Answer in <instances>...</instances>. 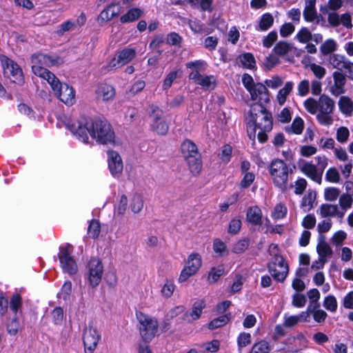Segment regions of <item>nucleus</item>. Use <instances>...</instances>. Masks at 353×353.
Returning a JSON list of instances; mask_svg holds the SVG:
<instances>
[{"instance_id":"b1692460","label":"nucleus","mask_w":353,"mask_h":353,"mask_svg":"<svg viewBox=\"0 0 353 353\" xmlns=\"http://www.w3.org/2000/svg\"><path fill=\"white\" fill-rule=\"evenodd\" d=\"M334 101L326 94H322L319 99V111L324 113H332Z\"/></svg>"},{"instance_id":"e433bc0d","label":"nucleus","mask_w":353,"mask_h":353,"mask_svg":"<svg viewBox=\"0 0 353 353\" xmlns=\"http://www.w3.org/2000/svg\"><path fill=\"white\" fill-rule=\"evenodd\" d=\"M39 77L46 79L50 85L53 91L57 90L58 86L61 83L56 76L49 70L46 71V73H44L42 76Z\"/></svg>"},{"instance_id":"9d476101","label":"nucleus","mask_w":353,"mask_h":353,"mask_svg":"<svg viewBox=\"0 0 353 353\" xmlns=\"http://www.w3.org/2000/svg\"><path fill=\"white\" fill-rule=\"evenodd\" d=\"M103 272L101 261L97 258L92 259L88 264V279L90 285L95 287L99 284Z\"/></svg>"},{"instance_id":"6e6d98bb","label":"nucleus","mask_w":353,"mask_h":353,"mask_svg":"<svg viewBox=\"0 0 353 353\" xmlns=\"http://www.w3.org/2000/svg\"><path fill=\"white\" fill-rule=\"evenodd\" d=\"M232 153V148L230 145H223L220 154L221 161L225 163H228L230 161Z\"/></svg>"},{"instance_id":"6e6552de","label":"nucleus","mask_w":353,"mask_h":353,"mask_svg":"<svg viewBox=\"0 0 353 353\" xmlns=\"http://www.w3.org/2000/svg\"><path fill=\"white\" fill-rule=\"evenodd\" d=\"M201 265V256L197 252L190 254L188 257L186 265L180 274L179 281L182 283L187 281L198 272Z\"/></svg>"},{"instance_id":"e2e57ef3","label":"nucleus","mask_w":353,"mask_h":353,"mask_svg":"<svg viewBox=\"0 0 353 353\" xmlns=\"http://www.w3.org/2000/svg\"><path fill=\"white\" fill-rule=\"evenodd\" d=\"M323 306L331 312H334L337 307L336 300L334 296H328L325 299Z\"/></svg>"},{"instance_id":"4d7b16f0","label":"nucleus","mask_w":353,"mask_h":353,"mask_svg":"<svg viewBox=\"0 0 353 353\" xmlns=\"http://www.w3.org/2000/svg\"><path fill=\"white\" fill-rule=\"evenodd\" d=\"M330 114L331 113H324L319 112L316 115V119L322 125H331L333 122V119L330 116Z\"/></svg>"},{"instance_id":"5701e85b","label":"nucleus","mask_w":353,"mask_h":353,"mask_svg":"<svg viewBox=\"0 0 353 353\" xmlns=\"http://www.w3.org/2000/svg\"><path fill=\"white\" fill-rule=\"evenodd\" d=\"M205 301L203 299H199L194 302L191 311L185 314V317H190L192 321L199 319L203 312V310L205 307Z\"/></svg>"},{"instance_id":"c9c22d12","label":"nucleus","mask_w":353,"mask_h":353,"mask_svg":"<svg viewBox=\"0 0 353 353\" xmlns=\"http://www.w3.org/2000/svg\"><path fill=\"white\" fill-rule=\"evenodd\" d=\"M317 252L321 259H325L327 256L332 254L330 246L324 241H320L316 247Z\"/></svg>"},{"instance_id":"f8f14e48","label":"nucleus","mask_w":353,"mask_h":353,"mask_svg":"<svg viewBox=\"0 0 353 353\" xmlns=\"http://www.w3.org/2000/svg\"><path fill=\"white\" fill-rule=\"evenodd\" d=\"M329 61L334 68L338 70L337 71L342 72L344 70L347 72V77L353 79V63L347 60L345 57L334 54L330 57Z\"/></svg>"},{"instance_id":"603ef678","label":"nucleus","mask_w":353,"mask_h":353,"mask_svg":"<svg viewBox=\"0 0 353 353\" xmlns=\"http://www.w3.org/2000/svg\"><path fill=\"white\" fill-rule=\"evenodd\" d=\"M327 181L332 183H338L340 181V175L338 170L335 168H331L327 170L325 174Z\"/></svg>"},{"instance_id":"052dcab7","label":"nucleus","mask_w":353,"mask_h":353,"mask_svg":"<svg viewBox=\"0 0 353 353\" xmlns=\"http://www.w3.org/2000/svg\"><path fill=\"white\" fill-rule=\"evenodd\" d=\"M309 67L316 78L321 79L325 76L326 70L323 67L316 63H310Z\"/></svg>"},{"instance_id":"de8ad7c7","label":"nucleus","mask_w":353,"mask_h":353,"mask_svg":"<svg viewBox=\"0 0 353 353\" xmlns=\"http://www.w3.org/2000/svg\"><path fill=\"white\" fill-rule=\"evenodd\" d=\"M249 244L250 243L248 239H241L234 245L232 251L236 254L243 253L248 250Z\"/></svg>"},{"instance_id":"0e129e2a","label":"nucleus","mask_w":353,"mask_h":353,"mask_svg":"<svg viewBox=\"0 0 353 353\" xmlns=\"http://www.w3.org/2000/svg\"><path fill=\"white\" fill-rule=\"evenodd\" d=\"M347 234L345 232L339 230L336 232L332 238V242L336 246L342 245L344 240L346 239Z\"/></svg>"},{"instance_id":"2eb2a0df","label":"nucleus","mask_w":353,"mask_h":353,"mask_svg":"<svg viewBox=\"0 0 353 353\" xmlns=\"http://www.w3.org/2000/svg\"><path fill=\"white\" fill-rule=\"evenodd\" d=\"M327 21L332 27H337L340 24H342L344 27L347 29L352 28V17L348 12L344 13L339 15L336 12H332L328 14Z\"/></svg>"},{"instance_id":"72a5a7b5","label":"nucleus","mask_w":353,"mask_h":353,"mask_svg":"<svg viewBox=\"0 0 353 353\" xmlns=\"http://www.w3.org/2000/svg\"><path fill=\"white\" fill-rule=\"evenodd\" d=\"M274 23V18L270 13H265L262 15L259 23V28L262 31L268 30Z\"/></svg>"},{"instance_id":"6ab92c4d","label":"nucleus","mask_w":353,"mask_h":353,"mask_svg":"<svg viewBox=\"0 0 353 353\" xmlns=\"http://www.w3.org/2000/svg\"><path fill=\"white\" fill-rule=\"evenodd\" d=\"M300 170L314 181L319 184L321 183L322 174L319 172L315 165L306 162L300 168Z\"/></svg>"},{"instance_id":"0eeeda50","label":"nucleus","mask_w":353,"mask_h":353,"mask_svg":"<svg viewBox=\"0 0 353 353\" xmlns=\"http://www.w3.org/2000/svg\"><path fill=\"white\" fill-rule=\"evenodd\" d=\"M268 270L273 279L279 282H283L287 277L289 272V267L285 263L283 257L274 254V256L268 263Z\"/></svg>"},{"instance_id":"f257e3e1","label":"nucleus","mask_w":353,"mask_h":353,"mask_svg":"<svg viewBox=\"0 0 353 353\" xmlns=\"http://www.w3.org/2000/svg\"><path fill=\"white\" fill-rule=\"evenodd\" d=\"M68 128L84 143L88 142V134L99 143L107 144L114 141V133L105 119H83L68 123Z\"/></svg>"},{"instance_id":"c756f323","label":"nucleus","mask_w":353,"mask_h":353,"mask_svg":"<svg viewBox=\"0 0 353 353\" xmlns=\"http://www.w3.org/2000/svg\"><path fill=\"white\" fill-rule=\"evenodd\" d=\"M136 52L134 50L131 48L123 49L119 53L118 59L119 61L123 65H125L130 62L135 57Z\"/></svg>"},{"instance_id":"bb28decb","label":"nucleus","mask_w":353,"mask_h":353,"mask_svg":"<svg viewBox=\"0 0 353 353\" xmlns=\"http://www.w3.org/2000/svg\"><path fill=\"white\" fill-rule=\"evenodd\" d=\"M230 320V314H225L212 320L208 325L209 330H215L226 325Z\"/></svg>"},{"instance_id":"7c9ffc66","label":"nucleus","mask_w":353,"mask_h":353,"mask_svg":"<svg viewBox=\"0 0 353 353\" xmlns=\"http://www.w3.org/2000/svg\"><path fill=\"white\" fill-rule=\"evenodd\" d=\"M152 130L159 135H165L169 130L168 124L164 119L156 122H152Z\"/></svg>"},{"instance_id":"4468645a","label":"nucleus","mask_w":353,"mask_h":353,"mask_svg":"<svg viewBox=\"0 0 353 353\" xmlns=\"http://www.w3.org/2000/svg\"><path fill=\"white\" fill-rule=\"evenodd\" d=\"M108 167L111 174L114 177L120 176L123 169L121 157L117 152L113 150L108 151Z\"/></svg>"},{"instance_id":"338daca9","label":"nucleus","mask_w":353,"mask_h":353,"mask_svg":"<svg viewBox=\"0 0 353 353\" xmlns=\"http://www.w3.org/2000/svg\"><path fill=\"white\" fill-rule=\"evenodd\" d=\"M21 306V298L19 294H14L10 303V307L12 310L17 312Z\"/></svg>"},{"instance_id":"a19ab883","label":"nucleus","mask_w":353,"mask_h":353,"mask_svg":"<svg viewBox=\"0 0 353 353\" xmlns=\"http://www.w3.org/2000/svg\"><path fill=\"white\" fill-rule=\"evenodd\" d=\"M224 270L223 268H212L208 274V280L210 283H216L219 278L223 274Z\"/></svg>"},{"instance_id":"a18cd8bd","label":"nucleus","mask_w":353,"mask_h":353,"mask_svg":"<svg viewBox=\"0 0 353 353\" xmlns=\"http://www.w3.org/2000/svg\"><path fill=\"white\" fill-rule=\"evenodd\" d=\"M340 192V190L336 188H327L324 192L325 199L328 201H334L339 196Z\"/></svg>"},{"instance_id":"aec40b11","label":"nucleus","mask_w":353,"mask_h":353,"mask_svg":"<svg viewBox=\"0 0 353 353\" xmlns=\"http://www.w3.org/2000/svg\"><path fill=\"white\" fill-rule=\"evenodd\" d=\"M246 221L252 225H261L263 223L261 210L257 205L248 208Z\"/></svg>"},{"instance_id":"49530a36","label":"nucleus","mask_w":353,"mask_h":353,"mask_svg":"<svg viewBox=\"0 0 353 353\" xmlns=\"http://www.w3.org/2000/svg\"><path fill=\"white\" fill-rule=\"evenodd\" d=\"M286 214L287 208L284 205L279 203L275 206L274 211L272 213V216L273 219L278 220L284 218Z\"/></svg>"},{"instance_id":"423d86ee","label":"nucleus","mask_w":353,"mask_h":353,"mask_svg":"<svg viewBox=\"0 0 353 353\" xmlns=\"http://www.w3.org/2000/svg\"><path fill=\"white\" fill-rule=\"evenodd\" d=\"M137 319L141 325L139 331L143 341L145 343L151 341L157 332L159 326L157 321L142 312L137 314Z\"/></svg>"},{"instance_id":"dca6fc26","label":"nucleus","mask_w":353,"mask_h":353,"mask_svg":"<svg viewBox=\"0 0 353 353\" xmlns=\"http://www.w3.org/2000/svg\"><path fill=\"white\" fill-rule=\"evenodd\" d=\"M333 80L334 83L330 87V92L338 97L345 91L346 75L341 71H335L333 72Z\"/></svg>"},{"instance_id":"4c0bfd02","label":"nucleus","mask_w":353,"mask_h":353,"mask_svg":"<svg viewBox=\"0 0 353 353\" xmlns=\"http://www.w3.org/2000/svg\"><path fill=\"white\" fill-rule=\"evenodd\" d=\"M143 207V200L140 194H135L131 201L130 208L134 213H139Z\"/></svg>"},{"instance_id":"f3484780","label":"nucleus","mask_w":353,"mask_h":353,"mask_svg":"<svg viewBox=\"0 0 353 353\" xmlns=\"http://www.w3.org/2000/svg\"><path fill=\"white\" fill-rule=\"evenodd\" d=\"M54 94L62 102L65 104H72L74 100V93L72 87L66 83H61L57 90H54Z\"/></svg>"},{"instance_id":"39448f33","label":"nucleus","mask_w":353,"mask_h":353,"mask_svg":"<svg viewBox=\"0 0 353 353\" xmlns=\"http://www.w3.org/2000/svg\"><path fill=\"white\" fill-rule=\"evenodd\" d=\"M32 70L37 76H42L46 73L45 67H51L63 63V60L59 57L54 58L41 53L34 54L31 57Z\"/></svg>"},{"instance_id":"c03bdc74","label":"nucleus","mask_w":353,"mask_h":353,"mask_svg":"<svg viewBox=\"0 0 353 353\" xmlns=\"http://www.w3.org/2000/svg\"><path fill=\"white\" fill-rule=\"evenodd\" d=\"M304 107L310 114H314L319 110V100L309 98L304 101Z\"/></svg>"},{"instance_id":"473e14b6","label":"nucleus","mask_w":353,"mask_h":353,"mask_svg":"<svg viewBox=\"0 0 353 353\" xmlns=\"http://www.w3.org/2000/svg\"><path fill=\"white\" fill-rule=\"evenodd\" d=\"M293 88V83L288 81L285 86L281 89L277 94V101L280 105H283L285 101L287 96L290 93Z\"/></svg>"},{"instance_id":"69168bd1","label":"nucleus","mask_w":353,"mask_h":353,"mask_svg":"<svg viewBox=\"0 0 353 353\" xmlns=\"http://www.w3.org/2000/svg\"><path fill=\"white\" fill-rule=\"evenodd\" d=\"M255 176L252 172H246L241 181L240 185L242 188H248L254 181Z\"/></svg>"},{"instance_id":"cd10ccee","label":"nucleus","mask_w":353,"mask_h":353,"mask_svg":"<svg viewBox=\"0 0 353 353\" xmlns=\"http://www.w3.org/2000/svg\"><path fill=\"white\" fill-rule=\"evenodd\" d=\"M340 110L346 115H350L353 111V102L348 97H341L339 101Z\"/></svg>"},{"instance_id":"58836bf2","label":"nucleus","mask_w":353,"mask_h":353,"mask_svg":"<svg viewBox=\"0 0 353 353\" xmlns=\"http://www.w3.org/2000/svg\"><path fill=\"white\" fill-rule=\"evenodd\" d=\"M240 62L247 68H254L255 66V59L251 53H245L239 56Z\"/></svg>"},{"instance_id":"c85d7f7f","label":"nucleus","mask_w":353,"mask_h":353,"mask_svg":"<svg viewBox=\"0 0 353 353\" xmlns=\"http://www.w3.org/2000/svg\"><path fill=\"white\" fill-rule=\"evenodd\" d=\"M320 215L323 218L333 217L336 216L337 212V205L328 203L322 204L319 208Z\"/></svg>"},{"instance_id":"7ed1b4c3","label":"nucleus","mask_w":353,"mask_h":353,"mask_svg":"<svg viewBox=\"0 0 353 353\" xmlns=\"http://www.w3.org/2000/svg\"><path fill=\"white\" fill-rule=\"evenodd\" d=\"M182 154L192 174L198 176L202 170L201 155L196 145L189 139H185L181 145Z\"/></svg>"},{"instance_id":"5fc2aeb1","label":"nucleus","mask_w":353,"mask_h":353,"mask_svg":"<svg viewBox=\"0 0 353 353\" xmlns=\"http://www.w3.org/2000/svg\"><path fill=\"white\" fill-rule=\"evenodd\" d=\"M279 63V59L276 55L270 54L269 56L265 57L263 61V65L266 69L271 70Z\"/></svg>"},{"instance_id":"f03ea898","label":"nucleus","mask_w":353,"mask_h":353,"mask_svg":"<svg viewBox=\"0 0 353 353\" xmlns=\"http://www.w3.org/2000/svg\"><path fill=\"white\" fill-rule=\"evenodd\" d=\"M247 125L248 136L250 139L254 140L256 128L265 131H270L272 129V114L261 103H254L250 106Z\"/></svg>"},{"instance_id":"9b49d317","label":"nucleus","mask_w":353,"mask_h":353,"mask_svg":"<svg viewBox=\"0 0 353 353\" xmlns=\"http://www.w3.org/2000/svg\"><path fill=\"white\" fill-rule=\"evenodd\" d=\"M100 339V334L97 330L89 325L83 331V341L85 347V353H93Z\"/></svg>"},{"instance_id":"bf43d9fd","label":"nucleus","mask_w":353,"mask_h":353,"mask_svg":"<svg viewBox=\"0 0 353 353\" xmlns=\"http://www.w3.org/2000/svg\"><path fill=\"white\" fill-rule=\"evenodd\" d=\"M243 285V276L240 274H236L234 282L230 288V292L234 294L239 292Z\"/></svg>"},{"instance_id":"a211bd4d","label":"nucleus","mask_w":353,"mask_h":353,"mask_svg":"<svg viewBox=\"0 0 353 353\" xmlns=\"http://www.w3.org/2000/svg\"><path fill=\"white\" fill-rule=\"evenodd\" d=\"M253 101L258 100V103H268L270 101L268 90L265 85L261 83H256L248 90Z\"/></svg>"},{"instance_id":"8fccbe9b","label":"nucleus","mask_w":353,"mask_h":353,"mask_svg":"<svg viewBox=\"0 0 353 353\" xmlns=\"http://www.w3.org/2000/svg\"><path fill=\"white\" fill-rule=\"evenodd\" d=\"M297 39L305 43L312 39V34L307 28H302L296 34Z\"/></svg>"},{"instance_id":"412c9836","label":"nucleus","mask_w":353,"mask_h":353,"mask_svg":"<svg viewBox=\"0 0 353 353\" xmlns=\"http://www.w3.org/2000/svg\"><path fill=\"white\" fill-rule=\"evenodd\" d=\"M303 15L307 22H313L317 19L318 14L316 9V0L305 1Z\"/></svg>"},{"instance_id":"20e7f679","label":"nucleus","mask_w":353,"mask_h":353,"mask_svg":"<svg viewBox=\"0 0 353 353\" xmlns=\"http://www.w3.org/2000/svg\"><path fill=\"white\" fill-rule=\"evenodd\" d=\"M270 173L273 182L282 191L288 188L289 168L288 165L281 159L273 160L269 166Z\"/></svg>"},{"instance_id":"13d9d810","label":"nucleus","mask_w":353,"mask_h":353,"mask_svg":"<svg viewBox=\"0 0 353 353\" xmlns=\"http://www.w3.org/2000/svg\"><path fill=\"white\" fill-rule=\"evenodd\" d=\"M238 346L239 350L245 347L251 343V335L249 333H241L238 337Z\"/></svg>"},{"instance_id":"4be33fe9","label":"nucleus","mask_w":353,"mask_h":353,"mask_svg":"<svg viewBox=\"0 0 353 353\" xmlns=\"http://www.w3.org/2000/svg\"><path fill=\"white\" fill-rule=\"evenodd\" d=\"M97 96L103 101H109L113 99L116 92L115 89L110 85L103 83L100 85L96 91Z\"/></svg>"},{"instance_id":"2f4dec72","label":"nucleus","mask_w":353,"mask_h":353,"mask_svg":"<svg viewBox=\"0 0 353 353\" xmlns=\"http://www.w3.org/2000/svg\"><path fill=\"white\" fill-rule=\"evenodd\" d=\"M116 6H117V3H112L104 8L98 16L97 21L101 23L110 21L114 17V13H110L111 10Z\"/></svg>"},{"instance_id":"1a4fd4ad","label":"nucleus","mask_w":353,"mask_h":353,"mask_svg":"<svg viewBox=\"0 0 353 353\" xmlns=\"http://www.w3.org/2000/svg\"><path fill=\"white\" fill-rule=\"evenodd\" d=\"M1 62L6 77L19 84L23 82V72L17 63L5 56L1 58Z\"/></svg>"},{"instance_id":"ddd939ff","label":"nucleus","mask_w":353,"mask_h":353,"mask_svg":"<svg viewBox=\"0 0 353 353\" xmlns=\"http://www.w3.org/2000/svg\"><path fill=\"white\" fill-rule=\"evenodd\" d=\"M70 248V245L62 248L59 254V259L63 270L70 274H73L77 272L78 268L75 261L70 255L69 250Z\"/></svg>"},{"instance_id":"79ce46f5","label":"nucleus","mask_w":353,"mask_h":353,"mask_svg":"<svg viewBox=\"0 0 353 353\" xmlns=\"http://www.w3.org/2000/svg\"><path fill=\"white\" fill-rule=\"evenodd\" d=\"M270 350L268 343L265 341H261L253 345L250 353H269Z\"/></svg>"},{"instance_id":"393cba45","label":"nucleus","mask_w":353,"mask_h":353,"mask_svg":"<svg viewBox=\"0 0 353 353\" xmlns=\"http://www.w3.org/2000/svg\"><path fill=\"white\" fill-rule=\"evenodd\" d=\"M143 14V12L141 9L138 8H132L121 17L120 21L123 23L133 22L139 19Z\"/></svg>"},{"instance_id":"864d4df0","label":"nucleus","mask_w":353,"mask_h":353,"mask_svg":"<svg viewBox=\"0 0 353 353\" xmlns=\"http://www.w3.org/2000/svg\"><path fill=\"white\" fill-rule=\"evenodd\" d=\"M352 198L350 194H343L341 195L339 202L341 208L346 210L352 206Z\"/></svg>"},{"instance_id":"680f3d73","label":"nucleus","mask_w":353,"mask_h":353,"mask_svg":"<svg viewBox=\"0 0 353 353\" xmlns=\"http://www.w3.org/2000/svg\"><path fill=\"white\" fill-rule=\"evenodd\" d=\"M241 221L239 219H233L230 221L228 232L232 234H237L241 228Z\"/></svg>"},{"instance_id":"f704fd0d","label":"nucleus","mask_w":353,"mask_h":353,"mask_svg":"<svg viewBox=\"0 0 353 353\" xmlns=\"http://www.w3.org/2000/svg\"><path fill=\"white\" fill-rule=\"evenodd\" d=\"M292 46L286 41H279L276 44L273 50L276 55L284 56L292 50Z\"/></svg>"},{"instance_id":"a878e982","label":"nucleus","mask_w":353,"mask_h":353,"mask_svg":"<svg viewBox=\"0 0 353 353\" xmlns=\"http://www.w3.org/2000/svg\"><path fill=\"white\" fill-rule=\"evenodd\" d=\"M304 127V123L301 118L296 117L293 121L291 125L285 126V131L289 133H294L296 134H300L302 133Z\"/></svg>"},{"instance_id":"37998d69","label":"nucleus","mask_w":353,"mask_h":353,"mask_svg":"<svg viewBox=\"0 0 353 353\" xmlns=\"http://www.w3.org/2000/svg\"><path fill=\"white\" fill-rule=\"evenodd\" d=\"M150 111L149 112V116L152 119V122L159 121L163 119V112L161 109H160L158 106L154 105H151L150 106Z\"/></svg>"},{"instance_id":"774afa93","label":"nucleus","mask_w":353,"mask_h":353,"mask_svg":"<svg viewBox=\"0 0 353 353\" xmlns=\"http://www.w3.org/2000/svg\"><path fill=\"white\" fill-rule=\"evenodd\" d=\"M310 91V83L308 80L304 79L298 85V92L300 96H305Z\"/></svg>"},{"instance_id":"ea45409f","label":"nucleus","mask_w":353,"mask_h":353,"mask_svg":"<svg viewBox=\"0 0 353 353\" xmlns=\"http://www.w3.org/2000/svg\"><path fill=\"white\" fill-rule=\"evenodd\" d=\"M101 232V225L97 220H92L90 223L88 232L90 237L96 239L99 236Z\"/></svg>"},{"instance_id":"3c124183","label":"nucleus","mask_w":353,"mask_h":353,"mask_svg":"<svg viewBox=\"0 0 353 353\" xmlns=\"http://www.w3.org/2000/svg\"><path fill=\"white\" fill-rule=\"evenodd\" d=\"M350 132L346 127H340L336 130V140L341 143H345L349 138Z\"/></svg>"},{"instance_id":"09e8293b","label":"nucleus","mask_w":353,"mask_h":353,"mask_svg":"<svg viewBox=\"0 0 353 353\" xmlns=\"http://www.w3.org/2000/svg\"><path fill=\"white\" fill-rule=\"evenodd\" d=\"M336 44L332 39L325 41L321 46V52L323 54H328L336 49Z\"/></svg>"}]
</instances>
